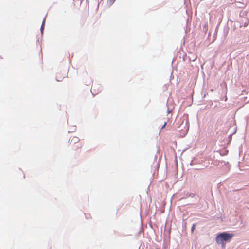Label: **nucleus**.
Listing matches in <instances>:
<instances>
[{"instance_id": "obj_1", "label": "nucleus", "mask_w": 249, "mask_h": 249, "mask_svg": "<svg viewBox=\"0 0 249 249\" xmlns=\"http://www.w3.org/2000/svg\"><path fill=\"white\" fill-rule=\"evenodd\" d=\"M234 236L233 233L223 232L218 234L215 238L217 244L221 245L223 247L225 246L227 242H230Z\"/></svg>"}, {"instance_id": "obj_2", "label": "nucleus", "mask_w": 249, "mask_h": 249, "mask_svg": "<svg viewBox=\"0 0 249 249\" xmlns=\"http://www.w3.org/2000/svg\"><path fill=\"white\" fill-rule=\"evenodd\" d=\"M79 138L76 136L71 137L69 139L70 145L75 151L80 149L83 146V144L81 142H79Z\"/></svg>"}, {"instance_id": "obj_3", "label": "nucleus", "mask_w": 249, "mask_h": 249, "mask_svg": "<svg viewBox=\"0 0 249 249\" xmlns=\"http://www.w3.org/2000/svg\"><path fill=\"white\" fill-rule=\"evenodd\" d=\"M66 77H67V72L66 71H60L56 73V79L58 81H62Z\"/></svg>"}, {"instance_id": "obj_4", "label": "nucleus", "mask_w": 249, "mask_h": 249, "mask_svg": "<svg viewBox=\"0 0 249 249\" xmlns=\"http://www.w3.org/2000/svg\"><path fill=\"white\" fill-rule=\"evenodd\" d=\"M97 85H94V86H92L91 87V91H93V92L95 94H97L96 91H95V89L97 88Z\"/></svg>"}, {"instance_id": "obj_5", "label": "nucleus", "mask_w": 249, "mask_h": 249, "mask_svg": "<svg viewBox=\"0 0 249 249\" xmlns=\"http://www.w3.org/2000/svg\"><path fill=\"white\" fill-rule=\"evenodd\" d=\"M116 0H108L107 3L109 6L111 5Z\"/></svg>"}, {"instance_id": "obj_6", "label": "nucleus", "mask_w": 249, "mask_h": 249, "mask_svg": "<svg viewBox=\"0 0 249 249\" xmlns=\"http://www.w3.org/2000/svg\"><path fill=\"white\" fill-rule=\"evenodd\" d=\"M195 227H196V224H194L192 226V228H191V231H192V232H193L195 229Z\"/></svg>"}, {"instance_id": "obj_7", "label": "nucleus", "mask_w": 249, "mask_h": 249, "mask_svg": "<svg viewBox=\"0 0 249 249\" xmlns=\"http://www.w3.org/2000/svg\"><path fill=\"white\" fill-rule=\"evenodd\" d=\"M92 82V80L90 79L88 82H85L86 85H90Z\"/></svg>"}, {"instance_id": "obj_8", "label": "nucleus", "mask_w": 249, "mask_h": 249, "mask_svg": "<svg viewBox=\"0 0 249 249\" xmlns=\"http://www.w3.org/2000/svg\"><path fill=\"white\" fill-rule=\"evenodd\" d=\"M166 125V122H164V124L162 125V126L161 127V129H163V128H164Z\"/></svg>"}, {"instance_id": "obj_9", "label": "nucleus", "mask_w": 249, "mask_h": 249, "mask_svg": "<svg viewBox=\"0 0 249 249\" xmlns=\"http://www.w3.org/2000/svg\"><path fill=\"white\" fill-rule=\"evenodd\" d=\"M44 22H45V20H44V21L43 22V24L42 25V27H41V29L42 30L43 29V26H44Z\"/></svg>"}, {"instance_id": "obj_10", "label": "nucleus", "mask_w": 249, "mask_h": 249, "mask_svg": "<svg viewBox=\"0 0 249 249\" xmlns=\"http://www.w3.org/2000/svg\"><path fill=\"white\" fill-rule=\"evenodd\" d=\"M248 25V22L247 23H245L244 24V26H247Z\"/></svg>"}, {"instance_id": "obj_11", "label": "nucleus", "mask_w": 249, "mask_h": 249, "mask_svg": "<svg viewBox=\"0 0 249 249\" xmlns=\"http://www.w3.org/2000/svg\"><path fill=\"white\" fill-rule=\"evenodd\" d=\"M187 132H185L184 133V135H185V134H186Z\"/></svg>"}]
</instances>
